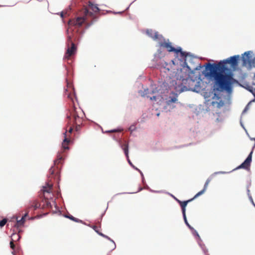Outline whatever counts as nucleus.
<instances>
[{"instance_id":"f03ea898","label":"nucleus","mask_w":255,"mask_h":255,"mask_svg":"<svg viewBox=\"0 0 255 255\" xmlns=\"http://www.w3.org/2000/svg\"><path fill=\"white\" fill-rule=\"evenodd\" d=\"M65 94L67 95V98L70 100L71 102L72 107L69 110V113L67 115L68 123L69 128L66 129L64 133V136L66 137V132L68 131L71 133L73 131V127L76 126V130L78 131L80 128V126L83 122V112L80 109H77L74 105V100L75 95L74 91V88L72 85H68V89L66 90Z\"/></svg>"},{"instance_id":"6e6552de","label":"nucleus","mask_w":255,"mask_h":255,"mask_svg":"<svg viewBox=\"0 0 255 255\" xmlns=\"http://www.w3.org/2000/svg\"><path fill=\"white\" fill-rule=\"evenodd\" d=\"M252 54L250 51L245 52L242 58L243 65L248 66L250 68L255 67V57L252 58Z\"/></svg>"},{"instance_id":"1a4fd4ad","label":"nucleus","mask_w":255,"mask_h":255,"mask_svg":"<svg viewBox=\"0 0 255 255\" xmlns=\"http://www.w3.org/2000/svg\"><path fill=\"white\" fill-rule=\"evenodd\" d=\"M171 70H174L173 73H175V75L173 74L172 75L173 77L174 76L176 80L181 81L182 83H178V85L180 84H182L184 80H187L188 79V75H187L186 73L181 74L182 69L180 68V70H179L178 68H171ZM172 72V70H170Z\"/></svg>"},{"instance_id":"c756f323","label":"nucleus","mask_w":255,"mask_h":255,"mask_svg":"<svg viewBox=\"0 0 255 255\" xmlns=\"http://www.w3.org/2000/svg\"><path fill=\"white\" fill-rule=\"evenodd\" d=\"M112 132H115V131H117V130H113L112 131Z\"/></svg>"},{"instance_id":"7c9ffc66","label":"nucleus","mask_w":255,"mask_h":255,"mask_svg":"<svg viewBox=\"0 0 255 255\" xmlns=\"http://www.w3.org/2000/svg\"><path fill=\"white\" fill-rule=\"evenodd\" d=\"M254 77H255V75H254Z\"/></svg>"},{"instance_id":"b1692460","label":"nucleus","mask_w":255,"mask_h":255,"mask_svg":"<svg viewBox=\"0 0 255 255\" xmlns=\"http://www.w3.org/2000/svg\"><path fill=\"white\" fill-rule=\"evenodd\" d=\"M147 98H149L150 100H156V96H152V97H149L148 96H147Z\"/></svg>"},{"instance_id":"cd10ccee","label":"nucleus","mask_w":255,"mask_h":255,"mask_svg":"<svg viewBox=\"0 0 255 255\" xmlns=\"http://www.w3.org/2000/svg\"><path fill=\"white\" fill-rule=\"evenodd\" d=\"M144 92H145V94H147V93H146V90H144Z\"/></svg>"},{"instance_id":"4be33fe9","label":"nucleus","mask_w":255,"mask_h":255,"mask_svg":"<svg viewBox=\"0 0 255 255\" xmlns=\"http://www.w3.org/2000/svg\"><path fill=\"white\" fill-rule=\"evenodd\" d=\"M93 228L95 231V232H96L99 235V233H101V232H99L98 227L97 226H94Z\"/></svg>"},{"instance_id":"f8f14e48","label":"nucleus","mask_w":255,"mask_h":255,"mask_svg":"<svg viewBox=\"0 0 255 255\" xmlns=\"http://www.w3.org/2000/svg\"><path fill=\"white\" fill-rule=\"evenodd\" d=\"M252 153L253 151H251L250 154L248 155V157L244 161L243 163H242L239 166H238L237 169L240 168H244V169H248L251 165V162L252 161Z\"/></svg>"},{"instance_id":"0eeeda50","label":"nucleus","mask_w":255,"mask_h":255,"mask_svg":"<svg viewBox=\"0 0 255 255\" xmlns=\"http://www.w3.org/2000/svg\"><path fill=\"white\" fill-rule=\"evenodd\" d=\"M72 26H70L69 25V28L67 30V46L68 48L67 49L66 52L64 56V58L67 59H70V57L75 54L76 51V46L74 43L73 42V34H70L69 33L70 30L73 31L72 29Z\"/></svg>"},{"instance_id":"aec40b11","label":"nucleus","mask_w":255,"mask_h":255,"mask_svg":"<svg viewBox=\"0 0 255 255\" xmlns=\"http://www.w3.org/2000/svg\"><path fill=\"white\" fill-rule=\"evenodd\" d=\"M67 218H68L69 219H71V220L72 221H74L76 222H79L80 221V220L78 219H77L75 217H74L73 216H72V215H69V216H67Z\"/></svg>"},{"instance_id":"39448f33","label":"nucleus","mask_w":255,"mask_h":255,"mask_svg":"<svg viewBox=\"0 0 255 255\" xmlns=\"http://www.w3.org/2000/svg\"><path fill=\"white\" fill-rule=\"evenodd\" d=\"M175 53L176 54V56L179 58H178V59H175L174 60L171 61V63L173 66V68H178L177 67H176L175 62H176L177 64H178V61L179 60L180 65L182 66L183 68H184L185 67L189 68L186 63V57L188 55V53L182 51L181 48L180 47L177 48ZM163 65L164 66V68L167 69L168 71H170L172 67L170 64H168L165 62Z\"/></svg>"},{"instance_id":"4468645a","label":"nucleus","mask_w":255,"mask_h":255,"mask_svg":"<svg viewBox=\"0 0 255 255\" xmlns=\"http://www.w3.org/2000/svg\"><path fill=\"white\" fill-rule=\"evenodd\" d=\"M15 237H17V240H19L20 238V236L18 234H12V235H11V240L10 242V248L14 251L15 250V245L14 244V240H13V238H15Z\"/></svg>"},{"instance_id":"412c9836","label":"nucleus","mask_w":255,"mask_h":255,"mask_svg":"<svg viewBox=\"0 0 255 255\" xmlns=\"http://www.w3.org/2000/svg\"><path fill=\"white\" fill-rule=\"evenodd\" d=\"M7 222V219H3L2 220L0 221V227H3L6 223Z\"/></svg>"},{"instance_id":"dca6fc26","label":"nucleus","mask_w":255,"mask_h":255,"mask_svg":"<svg viewBox=\"0 0 255 255\" xmlns=\"http://www.w3.org/2000/svg\"><path fill=\"white\" fill-rule=\"evenodd\" d=\"M70 142V139H69L67 137L65 136V138L63 141V142L62 143V152L64 151V150L65 149H68V144Z\"/></svg>"},{"instance_id":"a878e982","label":"nucleus","mask_w":255,"mask_h":255,"mask_svg":"<svg viewBox=\"0 0 255 255\" xmlns=\"http://www.w3.org/2000/svg\"><path fill=\"white\" fill-rule=\"evenodd\" d=\"M194 234L195 236H197V237L199 240H201V239H200V236L199 235V234H198V233H197L196 231H194Z\"/></svg>"},{"instance_id":"f257e3e1","label":"nucleus","mask_w":255,"mask_h":255,"mask_svg":"<svg viewBox=\"0 0 255 255\" xmlns=\"http://www.w3.org/2000/svg\"><path fill=\"white\" fill-rule=\"evenodd\" d=\"M239 60L240 56L237 55L221 61L218 64H208L210 71L207 73V75L214 78L217 89L227 91L231 90L233 80L232 75L229 74H223V73L227 70V64H230L233 69H236Z\"/></svg>"},{"instance_id":"6ab92c4d","label":"nucleus","mask_w":255,"mask_h":255,"mask_svg":"<svg viewBox=\"0 0 255 255\" xmlns=\"http://www.w3.org/2000/svg\"><path fill=\"white\" fill-rule=\"evenodd\" d=\"M123 149L124 150V152H125V153L126 155V156L127 157V158L128 157V144H125L123 146Z\"/></svg>"},{"instance_id":"9d476101","label":"nucleus","mask_w":255,"mask_h":255,"mask_svg":"<svg viewBox=\"0 0 255 255\" xmlns=\"http://www.w3.org/2000/svg\"><path fill=\"white\" fill-rule=\"evenodd\" d=\"M158 43L160 47L166 48L169 52H175L177 49V48H175L172 46L170 42H166L163 37V39L159 40Z\"/></svg>"},{"instance_id":"20e7f679","label":"nucleus","mask_w":255,"mask_h":255,"mask_svg":"<svg viewBox=\"0 0 255 255\" xmlns=\"http://www.w3.org/2000/svg\"><path fill=\"white\" fill-rule=\"evenodd\" d=\"M100 9L97 5L93 4L89 1L88 7L85 6L80 10L77 16L73 19H70L68 21V25L80 27L83 24H86L87 27L91 24L89 22V17L95 18V13H98Z\"/></svg>"},{"instance_id":"393cba45","label":"nucleus","mask_w":255,"mask_h":255,"mask_svg":"<svg viewBox=\"0 0 255 255\" xmlns=\"http://www.w3.org/2000/svg\"><path fill=\"white\" fill-rule=\"evenodd\" d=\"M67 13L66 12H64V11H62L61 13H60V16L62 18H63L65 16V15Z\"/></svg>"},{"instance_id":"f3484780","label":"nucleus","mask_w":255,"mask_h":255,"mask_svg":"<svg viewBox=\"0 0 255 255\" xmlns=\"http://www.w3.org/2000/svg\"><path fill=\"white\" fill-rule=\"evenodd\" d=\"M253 85L255 86V83H253ZM247 89L255 96V88H254L252 86H249Z\"/></svg>"},{"instance_id":"ddd939ff","label":"nucleus","mask_w":255,"mask_h":255,"mask_svg":"<svg viewBox=\"0 0 255 255\" xmlns=\"http://www.w3.org/2000/svg\"><path fill=\"white\" fill-rule=\"evenodd\" d=\"M28 212H26L21 218V219L19 220H17V222H16V224L15 225V227H17V228H18L20 226H21L22 225H23V224L25 222V218L26 216H27L28 215Z\"/></svg>"},{"instance_id":"7ed1b4c3","label":"nucleus","mask_w":255,"mask_h":255,"mask_svg":"<svg viewBox=\"0 0 255 255\" xmlns=\"http://www.w3.org/2000/svg\"><path fill=\"white\" fill-rule=\"evenodd\" d=\"M63 159V156L61 154V153H58L56 159L54 160V165L49 169V182L46 184L45 186L43 187L42 192L46 203V207L48 208H51V204L48 201V199H52L53 196L52 180V179L56 181L59 180L60 168L59 167V164L61 163Z\"/></svg>"},{"instance_id":"9b49d317","label":"nucleus","mask_w":255,"mask_h":255,"mask_svg":"<svg viewBox=\"0 0 255 255\" xmlns=\"http://www.w3.org/2000/svg\"><path fill=\"white\" fill-rule=\"evenodd\" d=\"M146 33L148 36L158 42L161 39H163L162 35L159 34L157 32H154L152 29H147Z\"/></svg>"},{"instance_id":"5701e85b","label":"nucleus","mask_w":255,"mask_h":255,"mask_svg":"<svg viewBox=\"0 0 255 255\" xmlns=\"http://www.w3.org/2000/svg\"><path fill=\"white\" fill-rule=\"evenodd\" d=\"M99 235H100V236H102V237H104V238H105L106 239H108L109 240H111V239L109 237H108L107 236L102 234V233H99Z\"/></svg>"},{"instance_id":"c85d7f7f","label":"nucleus","mask_w":255,"mask_h":255,"mask_svg":"<svg viewBox=\"0 0 255 255\" xmlns=\"http://www.w3.org/2000/svg\"><path fill=\"white\" fill-rule=\"evenodd\" d=\"M128 162L131 165V163L130 162V161L129 160H128Z\"/></svg>"},{"instance_id":"a211bd4d","label":"nucleus","mask_w":255,"mask_h":255,"mask_svg":"<svg viewBox=\"0 0 255 255\" xmlns=\"http://www.w3.org/2000/svg\"><path fill=\"white\" fill-rule=\"evenodd\" d=\"M177 101V96L176 97H174L173 98H171L170 99H169L168 101H167V104L168 105L172 103H175L176 101Z\"/></svg>"},{"instance_id":"bb28decb","label":"nucleus","mask_w":255,"mask_h":255,"mask_svg":"<svg viewBox=\"0 0 255 255\" xmlns=\"http://www.w3.org/2000/svg\"><path fill=\"white\" fill-rule=\"evenodd\" d=\"M171 82H172V85L174 86V80H172ZM177 86H175L174 89H177Z\"/></svg>"},{"instance_id":"423d86ee","label":"nucleus","mask_w":255,"mask_h":255,"mask_svg":"<svg viewBox=\"0 0 255 255\" xmlns=\"http://www.w3.org/2000/svg\"><path fill=\"white\" fill-rule=\"evenodd\" d=\"M211 181V178H208L207 180H206L205 183V185H204V188H203V190H202L201 191H200V192L197 193L194 196V197L192 199H189L188 200L185 201H181L179 200H178L177 199H176V201L179 203V204H180V205L181 206V209H182V212L183 216V218H184V220L186 224L191 229H192L193 228L189 224V223H188L187 220V218H186V213H185V212H186V207L187 204L189 202H191V201H192L195 198H196L199 197V196L201 195L202 194H203L206 191V190H207V188L208 187V185H209V183Z\"/></svg>"},{"instance_id":"2eb2a0df","label":"nucleus","mask_w":255,"mask_h":255,"mask_svg":"<svg viewBox=\"0 0 255 255\" xmlns=\"http://www.w3.org/2000/svg\"><path fill=\"white\" fill-rule=\"evenodd\" d=\"M40 206V203L36 200H33L31 202L28 206V209H30L31 208H33L34 210H36Z\"/></svg>"}]
</instances>
